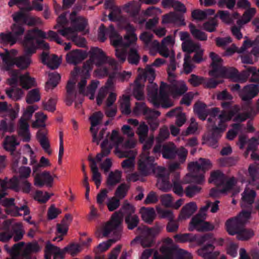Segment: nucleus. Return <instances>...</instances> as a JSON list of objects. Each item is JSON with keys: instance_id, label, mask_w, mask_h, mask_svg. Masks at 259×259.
<instances>
[{"instance_id": "nucleus-4", "label": "nucleus", "mask_w": 259, "mask_h": 259, "mask_svg": "<svg viewBox=\"0 0 259 259\" xmlns=\"http://www.w3.org/2000/svg\"><path fill=\"white\" fill-rule=\"evenodd\" d=\"M188 167L190 172L187 176L191 178V182L201 184L204 180V173L211 168L212 163L208 159L200 158L198 161L189 163Z\"/></svg>"}, {"instance_id": "nucleus-22", "label": "nucleus", "mask_w": 259, "mask_h": 259, "mask_svg": "<svg viewBox=\"0 0 259 259\" xmlns=\"http://www.w3.org/2000/svg\"><path fill=\"white\" fill-rule=\"evenodd\" d=\"M99 83L98 81L92 80L91 84L85 89L87 79L86 78H82L78 83L79 92L85 96H88V92L95 93Z\"/></svg>"}, {"instance_id": "nucleus-45", "label": "nucleus", "mask_w": 259, "mask_h": 259, "mask_svg": "<svg viewBox=\"0 0 259 259\" xmlns=\"http://www.w3.org/2000/svg\"><path fill=\"white\" fill-rule=\"evenodd\" d=\"M195 113L198 116L199 118L204 120L209 114L208 109L206 105L200 102L195 103L194 107Z\"/></svg>"}, {"instance_id": "nucleus-24", "label": "nucleus", "mask_w": 259, "mask_h": 259, "mask_svg": "<svg viewBox=\"0 0 259 259\" xmlns=\"http://www.w3.org/2000/svg\"><path fill=\"white\" fill-rule=\"evenodd\" d=\"M41 60L43 64L47 65L52 69H57L60 62L56 55L49 56L47 52H42L41 55Z\"/></svg>"}, {"instance_id": "nucleus-29", "label": "nucleus", "mask_w": 259, "mask_h": 259, "mask_svg": "<svg viewBox=\"0 0 259 259\" xmlns=\"http://www.w3.org/2000/svg\"><path fill=\"white\" fill-rule=\"evenodd\" d=\"M138 71L139 72L138 78L140 79L143 78L144 80L147 79L149 82H151L155 78V71L152 66L147 65L145 69L139 68Z\"/></svg>"}, {"instance_id": "nucleus-56", "label": "nucleus", "mask_w": 259, "mask_h": 259, "mask_svg": "<svg viewBox=\"0 0 259 259\" xmlns=\"http://www.w3.org/2000/svg\"><path fill=\"white\" fill-rule=\"evenodd\" d=\"M121 211H123V214H124L125 217L131 215L135 214V208L132 204H130L127 200H125L123 203L120 210L118 212L119 213L120 217L122 219V214ZM122 221V219H121V221Z\"/></svg>"}, {"instance_id": "nucleus-5", "label": "nucleus", "mask_w": 259, "mask_h": 259, "mask_svg": "<svg viewBox=\"0 0 259 259\" xmlns=\"http://www.w3.org/2000/svg\"><path fill=\"white\" fill-rule=\"evenodd\" d=\"M211 202L206 201V205L200 208L199 212L193 217L190 223L189 230L194 229L199 232L211 231L214 228V226L208 222H204L206 218V212L210 206Z\"/></svg>"}, {"instance_id": "nucleus-9", "label": "nucleus", "mask_w": 259, "mask_h": 259, "mask_svg": "<svg viewBox=\"0 0 259 259\" xmlns=\"http://www.w3.org/2000/svg\"><path fill=\"white\" fill-rule=\"evenodd\" d=\"M5 53H1V57L3 62L7 65V69H9V67L16 64V66L21 69L27 68L31 63L30 57L26 56H21L18 58H14V56L16 53V51L13 50L11 52H9L7 50L5 49Z\"/></svg>"}, {"instance_id": "nucleus-57", "label": "nucleus", "mask_w": 259, "mask_h": 259, "mask_svg": "<svg viewBox=\"0 0 259 259\" xmlns=\"http://www.w3.org/2000/svg\"><path fill=\"white\" fill-rule=\"evenodd\" d=\"M73 17V19H70L71 23L75 25V27L78 31L83 30L87 25V20L80 16L77 15Z\"/></svg>"}, {"instance_id": "nucleus-51", "label": "nucleus", "mask_w": 259, "mask_h": 259, "mask_svg": "<svg viewBox=\"0 0 259 259\" xmlns=\"http://www.w3.org/2000/svg\"><path fill=\"white\" fill-rule=\"evenodd\" d=\"M41 98L40 91L38 89H33L29 91L26 96V102L31 104L40 101Z\"/></svg>"}, {"instance_id": "nucleus-54", "label": "nucleus", "mask_w": 259, "mask_h": 259, "mask_svg": "<svg viewBox=\"0 0 259 259\" xmlns=\"http://www.w3.org/2000/svg\"><path fill=\"white\" fill-rule=\"evenodd\" d=\"M189 27L192 35L195 39L200 41H205L207 40V34L204 32L197 29L193 24L190 23L189 25Z\"/></svg>"}, {"instance_id": "nucleus-14", "label": "nucleus", "mask_w": 259, "mask_h": 259, "mask_svg": "<svg viewBox=\"0 0 259 259\" xmlns=\"http://www.w3.org/2000/svg\"><path fill=\"white\" fill-rule=\"evenodd\" d=\"M106 139H108L109 143L115 147L114 150V153L117 155L119 158H122L123 157L126 156V155H123V150L120 148V145L122 143L123 141V138L119 135L118 131L116 130H113L111 134L110 135L109 133L106 134Z\"/></svg>"}, {"instance_id": "nucleus-15", "label": "nucleus", "mask_w": 259, "mask_h": 259, "mask_svg": "<svg viewBox=\"0 0 259 259\" xmlns=\"http://www.w3.org/2000/svg\"><path fill=\"white\" fill-rule=\"evenodd\" d=\"M259 93V85L257 84H249L244 86L240 93V98L243 101L249 102Z\"/></svg>"}, {"instance_id": "nucleus-17", "label": "nucleus", "mask_w": 259, "mask_h": 259, "mask_svg": "<svg viewBox=\"0 0 259 259\" xmlns=\"http://www.w3.org/2000/svg\"><path fill=\"white\" fill-rule=\"evenodd\" d=\"M29 121L20 117L17 123L18 134L25 142H28L30 140Z\"/></svg>"}, {"instance_id": "nucleus-23", "label": "nucleus", "mask_w": 259, "mask_h": 259, "mask_svg": "<svg viewBox=\"0 0 259 259\" xmlns=\"http://www.w3.org/2000/svg\"><path fill=\"white\" fill-rule=\"evenodd\" d=\"M123 155H126L123 158H127V159L123 160L121 163L122 167L127 172L133 169L134 167V159L137 154V152L135 150H124L122 151Z\"/></svg>"}, {"instance_id": "nucleus-41", "label": "nucleus", "mask_w": 259, "mask_h": 259, "mask_svg": "<svg viewBox=\"0 0 259 259\" xmlns=\"http://www.w3.org/2000/svg\"><path fill=\"white\" fill-rule=\"evenodd\" d=\"M47 132L39 131L37 133V136L38 140L46 153L49 155L52 153V150L50 149V144L48 138L46 137Z\"/></svg>"}, {"instance_id": "nucleus-19", "label": "nucleus", "mask_w": 259, "mask_h": 259, "mask_svg": "<svg viewBox=\"0 0 259 259\" xmlns=\"http://www.w3.org/2000/svg\"><path fill=\"white\" fill-rule=\"evenodd\" d=\"M89 54L90 57L97 66L102 65L107 61V58L104 52L98 48H91Z\"/></svg>"}, {"instance_id": "nucleus-64", "label": "nucleus", "mask_w": 259, "mask_h": 259, "mask_svg": "<svg viewBox=\"0 0 259 259\" xmlns=\"http://www.w3.org/2000/svg\"><path fill=\"white\" fill-rule=\"evenodd\" d=\"M139 221L138 216L135 214L125 217V222L127 224V228L129 230H133L137 227Z\"/></svg>"}, {"instance_id": "nucleus-62", "label": "nucleus", "mask_w": 259, "mask_h": 259, "mask_svg": "<svg viewBox=\"0 0 259 259\" xmlns=\"http://www.w3.org/2000/svg\"><path fill=\"white\" fill-rule=\"evenodd\" d=\"M36 118L32 124V126L33 128H37L39 127H45V121L47 118V116L42 112H37L35 114Z\"/></svg>"}, {"instance_id": "nucleus-30", "label": "nucleus", "mask_w": 259, "mask_h": 259, "mask_svg": "<svg viewBox=\"0 0 259 259\" xmlns=\"http://www.w3.org/2000/svg\"><path fill=\"white\" fill-rule=\"evenodd\" d=\"M103 117V113L100 111H98L93 113L89 118L91 124L90 131L93 135V142L96 141V133L97 132V129H96L95 127L102 122Z\"/></svg>"}, {"instance_id": "nucleus-52", "label": "nucleus", "mask_w": 259, "mask_h": 259, "mask_svg": "<svg viewBox=\"0 0 259 259\" xmlns=\"http://www.w3.org/2000/svg\"><path fill=\"white\" fill-rule=\"evenodd\" d=\"M149 131L148 125L144 122H141L138 127L136 134L139 137V140L141 143L145 142L147 138Z\"/></svg>"}, {"instance_id": "nucleus-8", "label": "nucleus", "mask_w": 259, "mask_h": 259, "mask_svg": "<svg viewBox=\"0 0 259 259\" xmlns=\"http://www.w3.org/2000/svg\"><path fill=\"white\" fill-rule=\"evenodd\" d=\"M251 217V212L248 211H242L236 217L230 219L226 222V229L230 235H237Z\"/></svg>"}, {"instance_id": "nucleus-7", "label": "nucleus", "mask_w": 259, "mask_h": 259, "mask_svg": "<svg viewBox=\"0 0 259 259\" xmlns=\"http://www.w3.org/2000/svg\"><path fill=\"white\" fill-rule=\"evenodd\" d=\"M9 73L10 77L7 79V82L10 85H18V80L20 85L25 90H28L36 85L34 78L30 77L28 72L21 74L19 70H12Z\"/></svg>"}, {"instance_id": "nucleus-33", "label": "nucleus", "mask_w": 259, "mask_h": 259, "mask_svg": "<svg viewBox=\"0 0 259 259\" xmlns=\"http://www.w3.org/2000/svg\"><path fill=\"white\" fill-rule=\"evenodd\" d=\"M13 219H9L5 221L1 228V241L6 242L12 238L13 234L10 230Z\"/></svg>"}, {"instance_id": "nucleus-47", "label": "nucleus", "mask_w": 259, "mask_h": 259, "mask_svg": "<svg viewBox=\"0 0 259 259\" xmlns=\"http://www.w3.org/2000/svg\"><path fill=\"white\" fill-rule=\"evenodd\" d=\"M90 161L91 162L90 166L93 173L92 180L94 181L97 188H98L101 184V175L99 172L95 159H91Z\"/></svg>"}, {"instance_id": "nucleus-2", "label": "nucleus", "mask_w": 259, "mask_h": 259, "mask_svg": "<svg viewBox=\"0 0 259 259\" xmlns=\"http://www.w3.org/2000/svg\"><path fill=\"white\" fill-rule=\"evenodd\" d=\"M149 83L147 86L148 100L154 107L157 108L161 105L163 108H168L174 106L173 102L169 99L167 92L166 83L161 82L158 95V85L153 81Z\"/></svg>"}, {"instance_id": "nucleus-63", "label": "nucleus", "mask_w": 259, "mask_h": 259, "mask_svg": "<svg viewBox=\"0 0 259 259\" xmlns=\"http://www.w3.org/2000/svg\"><path fill=\"white\" fill-rule=\"evenodd\" d=\"M19 144L14 136H7L4 142V147L7 150L10 151H14L15 150L16 146Z\"/></svg>"}, {"instance_id": "nucleus-28", "label": "nucleus", "mask_w": 259, "mask_h": 259, "mask_svg": "<svg viewBox=\"0 0 259 259\" xmlns=\"http://www.w3.org/2000/svg\"><path fill=\"white\" fill-rule=\"evenodd\" d=\"M175 43L174 40L171 35H168L164 38L161 41V47L160 51V55L165 58L168 57L172 50H169L168 47H171Z\"/></svg>"}, {"instance_id": "nucleus-60", "label": "nucleus", "mask_w": 259, "mask_h": 259, "mask_svg": "<svg viewBox=\"0 0 259 259\" xmlns=\"http://www.w3.org/2000/svg\"><path fill=\"white\" fill-rule=\"evenodd\" d=\"M45 252L50 254L54 253V259H56L58 255L60 256L62 258H63V250H61L60 248L49 242L46 245Z\"/></svg>"}, {"instance_id": "nucleus-32", "label": "nucleus", "mask_w": 259, "mask_h": 259, "mask_svg": "<svg viewBox=\"0 0 259 259\" xmlns=\"http://www.w3.org/2000/svg\"><path fill=\"white\" fill-rule=\"evenodd\" d=\"M163 242L165 244L162 245L160 248V251L163 254V256L161 257L160 259H175L171 248L166 245L172 244V240L170 238L167 237L165 238Z\"/></svg>"}, {"instance_id": "nucleus-58", "label": "nucleus", "mask_w": 259, "mask_h": 259, "mask_svg": "<svg viewBox=\"0 0 259 259\" xmlns=\"http://www.w3.org/2000/svg\"><path fill=\"white\" fill-rule=\"evenodd\" d=\"M235 109L230 110L229 112L226 111H222L221 113L219 114L218 118L220 119L219 125H226V122L230 120L233 116L235 115Z\"/></svg>"}, {"instance_id": "nucleus-21", "label": "nucleus", "mask_w": 259, "mask_h": 259, "mask_svg": "<svg viewBox=\"0 0 259 259\" xmlns=\"http://www.w3.org/2000/svg\"><path fill=\"white\" fill-rule=\"evenodd\" d=\"M87 56L81 50H75L69 52L66 56V62L69 64L76 65L80 63Z\"/></svg>"}, {"instance_id": "nucleus-3", "label": "nucleus", "mask_w": 259, "mask_h": 259, "mask_svg": "<svg viewBox=\"0 0 259 259\" xmlns=\"http://www.w3.org/2000/svg\"><path fill=\"white\" fill-rule=\"evenodd\" d=\"M24 245L25 242L22 241L15 243L11 248L8 245H5V249L11 256V258L7 259H30L31 253L40 250L36 242L28 243L25 247Z\"/></svg>"}, {"instance_id": "nucleus-1", "label": "nucleus", "mask_w": 259, "mask_h": 259, "mask_svg": "<svg viewBox=\"0 0 259 259\" xmlns=\"http://www.w3.org/2000/svg\"><path fill=\"white\" fill-rule=\"evenodd\" d=\"M121 219L119 216V213L114 212L112 215L110 221L104 226L103 236L108 237L112 233L115 237L99 244L94 250L95 254H100L106 251L112 244L120 240L121 234Z\"/></svg>"}, {"instance_id": "nucleus-18", "label": "nucleus", "mask_w": 259, "mask_h": 259, "mask_svg": "<svg viewBox=\"0 0 259 259\" xmlns=\"http://www.w3.org/2000/svg\"><path fill=\"white\" fill-rule=\"evenodd\" d=\"M187 90L186 83L182 80L174 81L171 84L167 85V91L174 97L183 95Z\"/></svg>"}, {"instance_id": "nucleus-20", "label": "nucleus", "mask_w": 259, "mask_h": 259, "mask_svg": "<svg viewBox=\"0 0 259 259\" xmlns=\"http://www.w3.org/2000/svg\"><path fill=\"white\" fill-rule=\"evenodd\" d=\"M162 23H174L178 26H185L186 23L183 15L175 12H170L163 16Z\"/></svg>"}, {"instance_id": "nucleus-49", "label": "nucleus", "mask_w": 259, "mask_h": 259, "mask_svg": "<svg viewBox=\"0 0 259 259\" xmlns=\"http://www.w3.org/2000/svg\"><path fill=\"white\" fill-rule=\"evenodd\" d=\"M143 88L144 85L140 83V79H136L133 84V94L138 100H142L144 99Z\"/></svg>"}, {"instance_id": "nucleus-55", "label": "nucleus", "mask_w": 259, "mask_h": 259, "mask_svg": "<svg viewBox=\"0 0 259 259\" xmlns=\"http://www.w3.org/2000/svg\"><path fill=\"white\" fill-rule=\"evenodd\" d=\"M142 229L144 234L154 237L160 233L162 229V227L159 224L156 223L152 228H150L146 226H144Z\"/></svg>"}, {"instance_id": "nucleus-59", "label": "nucleus", "mask_w": 259, "mask_h": 259, "mask_svg": "<svg viewBox=\"0 0 259 259\" xmlns=\"http://www.w3.org/2000/svg\"><path fill=\"white\" fill-rule=\"evenodd\" d=\"M120 102L121 112L124 114H129L131 112L130 97L123 95Z\"/></svg>"}, {"instance_id": "nucleus-11", "label": "nucleus", "mask_w": 259, "mask_h": 259, "mask_svg": "<svg viewBox=\"0 0 259 259\" xmlns=\"http://www.w3.org/2000/svg\"><path fill=\"white\" fill-rule=\"evenodd\" d=\"M124 29L126 30V34L124 35L123 38L120 37L119 39L114 41V47L118 46L130 47L135 44L137 41L138 38L135 32L136 29L134 27L127 24L124 27Z\"/></svg>"}, {"instance_id": "nucleus-44", "label": "nucleus", "mask_w": 259, "mask_h": 259, "mask_svg": "<svg viewBox=\"0 0 259 259\" xmlns=\"http://www.w3.org/2000/svg\"><path fill=\"white\" fill-rule=\"evenodd\" d=\"M256 192L251 189L246 188L242 194V206L246 204L251 205L254 201Z\"/></svg>"}, {"instance_id": "nucleus-53", "label": "nucleus", "mask_w": 259, "mask_h": 259, "mask_svg": "<svg viewBox=\"0 0 259 259\" xmlns=\"http://www.w3.org/2000/svg\"><path fill=\"white\" fill-rule=\"evenodd\" d=\"M121 171L116 170L114 171H111L107 179V185L108 186H114L121 180Z\"/></svg>"}, {"instance_id": "nucleus-37", "label": "nucleus", "mask_w": 259, "mask_h": 259, "mask_svg": "<svg viewBox=\"0 0 259 259\" xmlns=\"http://www.w3.org/2000/svg\"><path fill=\"white\" fill-rule=\"evenodd\" d=\"M256 12V9L254 8L247 9L241 17L237 20L236 22L237 25H239L240 27H243L251 20L255 15Z\"/></svg>"}, {"instance_id": "nucleus-34", "label": "nucleus", "mask_w": 259, "mask_h": 259, "mask_svg": "<svg viewBox=\"0 0 259 259\" xmlns=\"http://www.w3.org/2000/svg\"><path fill=\"white\" fill-rule=\"evenodd\" d=\"M176 146L173 143L163 145L161 149L162 156L165 159H173L176 158Z\"/></svg>"}, {"instance_id": "nucleus-13", "label": "nucleus", "mask_w": 259, "mask_h": 259, "mask_svg": "<svg viewBox=\"0 0 259 259\" xmlns=\"http://www.w3.org/2000/svg\"><path fill=\"white\" fill-rule=\"evenodd\" d=\"M18 110H9L7 114L1 115V131L4 133H12L14 131V120L17 117Z\"/></svg>"}, {"instance_id": "nucleus-12", "label": "nucleus", "mask_w": 259, "mask_h": 259, "mask_svg": "<svg viewBox=\"0 0 259 259\" xmlns=\"http://www.w3.org/2000/svg\"><path fill=\"white\" fill-rule=\"evenodd\" d=\"M155 158L153 155H141L138 162V169L141 175L147 176L152 172L156 163H154Z\"/></svg>"}, {"instance_id": "nucleus-27", "label": "nucleus", "mask_w": 259, "mask_h": 259, "mask_svg": "<svg viewBox=\"0 0 259 259\" xmlns=\"http://www.w3.org/2000/svg\"><path fill=\"white\" fill-rule=\"evenodd\" d=\"M248 172L249 184L259 189V166L256 164L250 165L248 167Z\"/></svg>"}, {"instance_id": "nucleus-40", "label": "nucleus", "mask_w": 259, "mask_h": 259, "mask_svg": "<svg viewBox=\"0 0 259 259\" xmlns=\"http://www.w3.org/2000/svg\"><path fill=\"white\" fill-rule=\"evenodd\" d=\"M7 189H12L18 191L19 190L18 178L14 177L10 180L6 178L3 180H1V190L4 191Z\"/></svg>"}, {"instance_id": "nucleus-61", "label": "nucleus", "mask_w": 259, "mask_h": 259, "mask_svg": "<svg viewBox=\"0 0 259 259\" xmlns=\"http://www.w3.org/2000/svg\"><path fill=\"white\" fill-rule=\"evenodd\" d=\"M129 188L128 185L125 183L121 184L115 190L114 197H117L120 200L123 199L126 196Z\"/></svg>"}, {"instance_id": "nucleus-25", "label": "nucleus", "mask_w": 259, "mask_h": 259, "mask_svg": "<svg viewBox=\"0 0 259 259\" xmlns=\"http://www.w3.org/2000/svg\"><path fill=\"white\" fill-rule=\"evenodd\" d=\"M238 70L234 68H227L222 66L218 70L217 72H216L215 75H213L212 77L215 78L226 77L232 79H236L238 75Z\"/></svg>"}, {"instance_id": "nucleus-10", "label": "nucleus", "mask_w": 259, "mask_h": 259, "mask_svg": "<svg viewBox=\"0 0 259 259\" xmlns=\"http://www.w3.org/2000/svg\"><path fill=\"white\" fill-rule=\"evenodd\" d=\"M7 193L5 191L1 190V205L5 207L4 211L12 217H18L21 215L19 211L24 210V215H26L29 214L30 210L28 206L24 205L21 207H18L15 205V199L13 198H5V196Z\"/></svg>"}, {"instance_id": "nucleus-31", "label": "nucleus", "mask_w": 259, "mask_h": 259, "mask_svg": "<svg viewBox=\"0 0 259 259\" xmlns=\"http://www.w3.org/2000/svg\"><path fill=\"white\" fill-rule=\"evenodd\" d=\"M11 86V88L5 90L6 95L13 101H17L20 100L24 95L22 89L18 88L17 85Z\"/></svg>"}, {"instance_id": "nucleus-38", "label": "nucleus", "mask_w": 259, "mask_h": 259, "mask_svg": "<svg viewBox=\"0 0 259 259\" xmlns=\"http://www.w3.org/2000/svg\"><path fill=\"white\" fill-rule=\"evenodd\" d=\"M197 209L196 203H188L182 208L179 218L183 219H188L196 211Z\"/></svg>"}, {"instance_id": "nucleus-35", "label": "nucleus", "mask_w": 259, "mask_h": 259, "mask_svg": "<svg viewBox=\"0 0 259 259\" xmlns=\"http://www.w3.org/2000/svg\"><path fill=\"white\" fill-rule=\"evenodd\" d=\"M212 63L211 64L212 69L209 71V75L211 76L215 75L218 70L222 66V59L214 52L209 54Z\"/></svg>"}, {"instance_id": "nucleus-26", "label": "nucleus", "mask_w": 259, "mask_h": 259, "mask_svg": "<svg viewBox=\"0 0 259 259\" xmlns=\"http://www.w3.org/2000/svg\"><path fill=\"white\" fill-rule=\"evenodd\" d=\"M75 80L74 79L68 81L66 85V95L65 103L67 105H72L74 99L76 98V93L75 91Z\"/></svg>"}, {"instance_id": "nucleus-43", "label": "nucleus", "mask_w": 259, "mask_h": 259, "mask_svg": "<svg viewBox=\"0 0 259 259\" xmlns=\"http://www.w3.org/2000/svg\"><path fill=\"white\" fill-rule=\"evenodd\" d=\"M13 230V239L15 242L21 240L25 234L22 223L19 222L13 224L12 226Z\"/></svg>"}, {"instance_id": "nucleus-46", "label": "nucleus", "mask_w": 259, "mask_h": 259, "mask_svg": "<svg viewBox=\"0 0 259 259\" xmlns=\"http://www.w3.org/2000/svg\"><path fill=\"white\" fill-rule=\"evenodd\" d=\"M138 46H135L134 47L130 48L129 50L127 59L131 64L137 65L139 63L141 57L138 53Z\"/></svg>"}, {"instance_id": "nucleus-16", "label": "nucleus", "mask_w": 259, "mask_h": 259, "mask_svg": "<svg viewBox=\"0 0 259 259\" xmlns=\"http://www.w3.org/2000/svg\"><path fill=\"white\" fill-rule=\"evenodd\" d=\"M54 178L48 171L36 173L34 177V185L39 187H42L45 185L52 187Z\"/></svg>"}, {"instance_id": "nucleus-48", "label": "nucleus", "mask_w": 259, "mask_h": 259, "mask_svg": "<svg viewBox=\"0 0 259 259\" xmlns=\"http://www.w3.org/2000/svg\"><path fill=\"white\" fill-rule=\"evenodd\" d=\"M61 79L60 75L57 72H53L49 74V80L46 82V90L53 89L59 83Z\"/></svg>"}, {"instance_id": "nucleus-39", "label": "nucleus", "mask_w": 259, "mask_h": 259, "mask_svg": "<svg viewBox=\"0 0 259 259\" xmlns=\"http://www.w3.org/2000/svg\"><path fill=\"white\" fill-rule=\"evenodd\" d=\"M101 152L98 153L96 157V160L100 162L104 157L108 156L111 152L113 146L109 143L108 139H105L101 145Z\"/></svg>"}, {"instance_id": "nucleus-6", "label": "nucleus", "mask_w": 259, "mask_h": 259, "mask_svg": "<svg viewBox=\"0 0 259 259\" xmlns=\"http://www.w3.org/2000/svg\"><path fill=\"white\" fill-rule=\"evenodd\" d=\"M36 37L47 38V34L44 31L37 28L29 30L25 34L22 44L26 55L30 56L35 53L38 41Z\"/></svg>"}, {"instance_id": "nucleus-42", "label": "nucleus", "mask_w": 259, "mask_h": 259, "mask_svg": "<svg viewBox=\"0 0 259 259\" xmlns=\"http://www.w3.org/2000/svg\"><path fill=\"white\" fill-rule=\"evenodd\" d=\"M140 213L142 220L147 223L151 224L155 219V213L153 208L143 207L141 208Z\"/></svg>"}, {"instance_id": "nucleus-36", "label": "nucleus", "mask_w": 259, "mask_h": 259, "mask_svg": "<svg viewBox=\"0 0 259 259\" xmlns=\"http://www.w3.org/2000/svg\"><path fill=\"white\" fill-rule=\"evenodd\" d=\"M226 176L220 170L213 171L211 172L210 177L208 180L210 183H214L217 187H221L225 183Z\"/></svg>"}, {"instance_id": "nucleus-50", "label": "nucleus", "mask_w": 259, "mask_h": 259, "mask_svg": "<svg viewBox=\"0 0 259 259\" xmlns=\"http://www.w3.org/2000/svg\"><path fill=\"white\" fill-rule=\"evenodd\" d=\"M200 47V45L199 43H196L192 39L187 40L182 44L183 51L187 53L189 55L190 54L198 50Z\"/></svg>"}]
</instances>
